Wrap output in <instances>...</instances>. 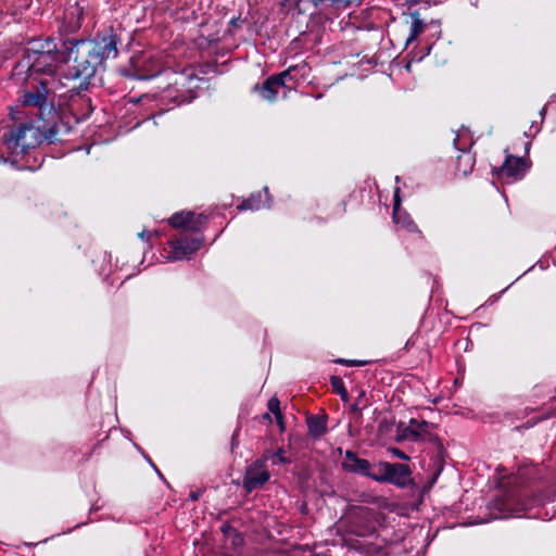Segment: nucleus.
<instances>
[{
    "instance_id": "2f4dec72",
    "label": "nucleus",
    "mask_w": 556,
    "mask_h": 556,
    "mask_svg": "<svg viewBox=\"0 0 556 556\" xmlns=\"http://www.w3.org/2000/svg\"><path fill=\"white\" fill-rule=\"evenodd\" d=\"M389 451H390V453H391L393 456H395V457H397V458H400V459H403V460H407V459H409V457H408V456H407L403 451H401L400 448L392 447V448H390Z\"/></svg>"
},
{
    "instance_id": "58836bf2",
    "label": "nucleus",
    "mask_w": 556,
    "mask_h": 556,
    "mask_svg": "<svg viewBox=\"0 0 556 556\" xmlns=\"http://www.w3.org/2000/svg\"><path fill=\"white\" fill-rule=\"evenodd\" d=\"M139 237H140L141 239H144L146 237H147V238H149V237H150V233H149V232H147L146 230H143V231H141V232L139 233Z\"/></svg>"
},
{
    "instance_id": "6e6552de",
    "label": "nucleus",
    "mask_w": 556,
    "mask_h": 556,
    "mask_svg": "<svg viewBox=\"0 0 556 556\" xmlns=\"http://www.w3.org/2000/svg\"><path fill=\"white\" fill-rule=\"evenodd\" d=\"M78 41L102 64L118 55L117 47L121 45V37L112 26L97 33L90 40L78 39Z\"/></svg>"
},
{
    "instance_id": "c03bdc74",
    "label": "nucleus",
    "mask_w": 556,
    "mask_h": 556,
    "mask_svg": "<svg viewBox=\"0 0 556 556\" xmlns=\"http://www.w3.org/2000/svg\"><path fill=\"white\" fill-rule=\"evenodd\" d=\"M149 463H150L151 467H153L154 469L156 468V466L153 464V462L151 459H149Z\"/></svg>"
},
{
    "instance_id": "ea45409f",
    "label": "nucleus",
    "mask_w": 556,
    "mask_h": 556,
    "mask_svg": "<svg viewBox=\"0 0 556 556\" xmlns=\"http://www.w3.org/2000/svg\"><path fill=\"white\" fill-rule=\"evenodd\" d=\"M530 146H531V143H530V142H527V143L525 144L526 153H528V152H529V150H530Z\"/></svg>"
},
{
    "instance_id": "7c9ffc66",
    "label": "nucleus",
    "mask_w": 556,
    "mask_h": 556,
    "mask_svg": "<svg viewBox=\"0 0 556 556\" xmlns=\"http://www.w3.org/2000/svg\"><path fill=\"white\" fill-rule=\"evenodd\" d=\"M462 161H465V162H466V164L468 165V167H467V168H465V169L463 170L464 175H467V174H468V173H470V172H471V169H472V166H473V159L471 157V155H470V154H465V155H463V156H459V163H460Z\"/></svg>"
},
{
    "instance_id": "dca6fc26",
    "label": "nucleus",
    "mask_w": 556,
    "mask_h": 556,
    "mask_svg": "<svg viewBox=\"0 0 556 556\" xmlns=\"http://www.w3.org/2000/svg\"><path fill=\"white\" fill-rule=\"evenodd\" d=\"M327 415H309L306 418L308 433L314 439L321 438L327 432Z\"/></svg>"
},
{
    "instance_id": "37998d69",
    "label": "nucleus",
    "mask_w": 556,
    "mask_h": 556,
    "mask_svg": "<svg viewBox=\"0 0 556 556\" xmlns=\"http://www.w3.org/2000/svg\"><path fill=\"white\" fill-rule=\"evenodd\" d=\"M149 463H150L151 467H153L154 469L156 468V466L153 464V462L151 459H149Z\"/></svg>"
},
{
    "instance_id": "c756f323",
    "label": "nucleus",
    "mask_w": 556,
    "mask_h": 556,
    "mask_svg": "<svg viewBox=\"0 0 556 556\" xmlns=\"http://www.w3.org/2000/svg\"><path fill=\"white\" fill-rule=\"evenodd\" d=\"M336 362L338 364H342V365H346V366H364L368 363L367 361L344 359V358H339Z\"/></svg>"
},
{
    "instance_id": "39448f33",
    "label": "nucleus",
    "mask_w": 556,
    "mask_h": 556,
    "mask_svg": "<svg viewBox=\"0 0 556 556\" xmlns=\"http://www.w3.org/2000/svg\"><path fill=\"white\" fill-rule=\"evenodd\" d=\"M40 144L37 139V130L31 124H20L17 127L5 131L1 138L0 164L9 163L18 170H35L41 166L29 164L27 155L30 149Z\"/></svg>"
},
{
    "instance_id": "7ed1b4c3",
    "label": "nucleus",
    "mask_w": 556,
    "mask_h": 556,
    "mask_svg": "<svg viewBox=\"0 0 556 556\" xmlns=\"http://www.w3.org/2000/svg\"><path fill=\"white\" fill-rule=\"evenodd\" d=\"M61 62H66V52L53 39L31 40L14 66L13 76L26 81L37 80L38 75L52 77Z\"/></svg>"
},
{
    "instance_id": "49530a36",
    "label": "nucleus",
    "mask_w": 556,
    "mask_h": 556,
    "mask_svg": "<svg viewBox=\"0 0 556 556\" xmlns=\"http://www.w3.org/2000/svg\"><path fill=\"white\" fill-rule=\"evenodd\" d=\"M539 130H540V128L538 126H535V131L534 132L538 134Z\"/></svg>"
},
{
    "instance_id": "0eeeda50",
    "label": "nucleus",
    "mask_w": 556,
    "mask_h": 556,
    "mask_svg": "<svg viewBox=\"0 0 556 556\" xmlns=\"http://www.w3.org/2000/svg\"><path fill=\"white\" fill-rule=\"evenodd\" d=\"M66 52V62L73 61L74 65L68 70L67 76L79 79V88L87 89L89 80L96 75L98 68L103 64L86 49L78 39L62 41Z\"/></svg>"
},
{
    "instance_id": "4be33fe9",
    "label": "nucleus",
    "mask_w": 556,
    "mask_h": 556,
    "mask_svg": "<svg viewBox=\"0 0 556 556\" xmlns=\"http://www.w3.org/2000/svg\"><path fill=\"white\" fill-rule=\"evenodd\" d=\"M306 2L308 3V0H281L280 4L290 12L304 15L306 14V8L304 7Z\"/></svg>"
},
{
    "instance_id": "cd10ccee",
    "label": "nucleus",
    "mask_w": 556,
    "mask_h": 556,
    "mask_svg": "<svg viewBox=\"0 0 556 556\" xmlns=\"http://www.w3.org/2000/svg\"><path fill=\"white\" fill-rule=\"evenodd\" d=\"M364 396H365V391L359 390L357 400L351 405V409L353 412H361L364 407H366V404L363 403Z\"/></svg>"
},
{
    "instance_id": "aec40b11",
    "label": "nucleus",
    "mask_w": 556,
    "mask_h": 556,
    "mask_svg": "<svg viewBox=\"0 0 556 556\" xmlns=\"http://www.w3.org/2000/svg\"><path fill=\"white\" fill-rule=\"evenodd\" d=\"M192 219V212H178L173 214L168 223L173 228H188V223Z\"/></svg>"
},
{
    "instance_id": "423d86ee",
    "label": "nucleus",
    "mask_w": 556,
    "mask_h": 556,
    "mask_svg": "<svg viewBox=\"0 0 556 556\" xmlns=\"http://www.w3.org/2000/svg\"><path fill=\"white\" fill-rule=\"evenodd\" d=\"M437 425L419 420L416 418L409 419L408 424L405 425L400 422L396 427V441H412V442H425L429 443L433 447L432 466L434 470L432 472L430 483L433 484L438 480L444 468V456L445 450L439 435L434 432Z\"/></svg>"
},
{
    "instance_id": "20e7f679",
    "label": "nucleus",
    "mask_w": 556,
    "mask_h": 556,
    "mask_svg": "<svg viewBox=\"0 0 556 556\" xmlns=\"http://www.w3.org/2000/svg\"><path fill=\"white\" fill-rule=\"evenodd\" d=\"M538 478V469L532 465L520 466L513 475L514 488L505 490L494 501V507L501 514V518L519 515L529 509L553 502V497L545 492L529 494L523 488Z\"/></svg>"
},
{
    "instance_id": "c9c22d12",
    "label": "nucleus",
    "mask_w": 556,
    "mask_h": 556,
    "mask_svg": "<svg viewBox=\"0 0 556 556\" xmlns=\"http://www.w3.org/2000/svg\"><path fill=\"white\" fill-rule=\"evenodd\" d=\"M229 25L233 28H237V27H240L241 25V20H240V16H235L230 20L229 22Z\"/></svg>"
},
{
    "instance_id": "b1692460",
    "label": "nucleus",
    "mask_w": 556,
    "mask_h": 556,
    "mask_svg": "<svg viewBox=\"0 0 556 556\" xmlns=\"http://www.w3.org/2000/svg\"><path fill=\"white\" fill-rule=\"evenodd\" d=\"M330 384L332 387L333 392L337 393L343 402H348L349 393L345 389L342 378L339 376H331Z\"/></svg>"
},
{
    "instance_id": "412c9836",
    "label": "nucleus",
    "mask_w": 556,
    "mask_h": 556,
    "mask_svg": "<svg viewBox=\"0 0 556 556\" xmlns=\"http://www.w3.org/2000/svg\"><path fill=\"white\" fill-rule=\"evenodd\" d=\"M354 548L363 554V556H390V554L384 548L374 544H357L354 545Z\"/></svg>"
},
{
    "instance_id": "f704fd0d",
    "label": "nucleus",
    "mask_w": 556,
    "mask_h": 556,
    "mask_svg": "<svg viewBox=\"0 0 556 556\" xmlns=\"http://www.w3.org/2000/svg\"><path fill=\"white\" fill-rule=\"evenodd\" d=\"M201 495H202L201 490L191 491L188 496V501L195 502L200 498Z\"/></svg>"
},
{
    "instance_id": "4c0bfd02",
    "label": "nucleus",
    "mask_w": 556,
    "mask_h": 556,
    "mask_svg": "<svg viewBox=\"0 0 556 556\" xmlns=\"http://www.w3.org/2000/svg\"><path fill=\"white\" fill-rule=\"evenodd\" d=\"M538 421H539V419H535V420H533V421H530V420H529V421H528L526 425H523L522 427H523V428H530V427H532V426L536 425V422H538Z\"/></svg>"
},
{
    "instance_id": "473e14b6",
    "label": "nucleus",
    "mask_w": 556,
    "mask_h": 556,
    "mask_svg": "<svg viewBox=\"0 0 556 556\" xmlns=\"http://www.w3.org/2000/svg\"><path fill=\"white\" fill-rule=\"evenodd\" d=\"M274 454L270 450H265L263 455L260 458H256L255 460H263V465H267V462H271V455Z\"/></svg>"
},
{
    "instance_id": "79ce46f5",
    "label": "nucleus",
    "mask_w": 556,
    "mask_h": 556,
    "mask_svg": "<svg viewBox=\"0 0 556 556\" xmlns=\"http://www.w3.org/2000/svg\"><path fill=\"white\" fill-rule=\"evenodd\" d=\"M155 471L157 472V477H161L162 479H164L163 475L161 473V471L157 468H155Z\"/></svg>"
},
{
    "instance_id": "9d476101",
    "label": "nucleus",
    "mask_w": 556,
    "mask_h": 556,
    "mask_svg": "<svg viewBox=\"0 0 556 556\" xmlns=\"http://www.w3.org/2000/svg\"><path fill=\"white\" fill-rule=\"evenodd\" d=\"M361 2L362 0H308V3L313 7L309 17L317 21H331L341 11L352 5H358Z\"/></svg>"
},
{
    "instance_id": "c85d7f7f",
    "label": "nucleus",
    "mask_w": 556,
    "mask_h": 556,
    "mask_svg": "<svg viewBox=\"0 0 556 556\" xmlns=\"http://www.w3.org/2000/svg\"><path fill=\"white\" fill-rule=\"evenodd\" d=\"M267 407H268L269 413L274 414V416H275L276 414L281 413V410H280V402H279V400H278L277 397H275V396H274V397H271V399L268 401V403H267Z\"/></svg>"
},
{
    "instance_id": "f257e3e1",
    "label": "nucleus",
    "mask_w": 556,
    "mask_h": 556,
    "mask_svg": "<svg viewBox=\"0 0 556 556\" xmlns=\"http://www.w3.org/2000/svg\"><path fill=\"white\" fill-rule=\"evenodd\" d=\"M118 73L126 77L138 80H149L162 74L173 76V84L162 92L161 100L172 103V108H176L184 103H190L195 93L191 87L185 88L186 83L193 81L195 76L190 73H175L168 68H164L160 59L150 52H140L131 56L129 64L121 66Z\"/></svg>"
},
{
    "instance_id": "1a4fd4ad",
    "label": "nucleus",
    "mask_w": 556,
    "mask_h": 556,
    "mask_svg": "<svg viewBox=\"0 0 556 556\" xmlns=\"http://www.w3.org/2000/svg\"><path fill=\"white\" fill-rule=\"evenodd\" d=\"M374 481L379 483H390L401 489L414 485L412 470L408 465L383 460L376 464Z\"/></svg>"
},
{
    "instance_id": "ddd939ff",
    "label": "nucleus",
    "mask_w": 556,
    "mask_h": 556,
    "mask_svg": "<svg viewBox=\"0 0 556 556\" xmlns=\"http://www.w3.org/2000/svg\"><path fill=\"white\" fill-rule=\"evenodd\" d=\"M530 168V162L523 156H514L513 154H506L504 163L495 169L498 177H507L514 179H521L528 169Z\"/></svg>"
},
{
    "instance_id": "a211bd4d",
    "label": "nucleus",
    "mask_w": 556,
    "mask_h": 556,
    "mask_svg": "<svg viewBox=\"0 0 556 556\" xmlns=\"http://www.w3.org/2000/svg\"><path fill=\"white\" fill-rule=\"evenodd\" d=\"M307 67V64L305 62H302L301 64L291 65L286 71H282L278 74L273 75L274 78L279 83L280 86H286L287 80H292L293 83L296 81L294 77V73H301V76L305 75V70Z\"/></svg>"
},
{
    "instance_id": "f3484780",
    "label": "nucleus",
    "mask_w": 556,
    "mask_h": 556,
    "mask_svg": "<svg viewBox=\"0 0 556 556\" xmlns=\"http://www.w3.org/2000/svg\"><path fill=\"white\" fill-rule=\"evenodd\" d=\"M281 86L279 83H277V80L271 75L261 86L255 85L253 89L258 91L264 100L274 101L277 98L278 89Z\"/></svg>"
},
{
    "instance_id": "a878e982",
    "label": "nucleus",
    "mask_w": 556,
    "mask_h": 556,
    "mask_svg": "<svg viewBox=\"0 0 556 556\" xmlns=\"http://www.w3.org/2000/svg\"><path fill=\"white\" fill-rule=\"evenodd\" d=\"M206 216L203 214H194L192 212V219L188 223V229L192 231H200L202 226L206 223Z\"/></svg>"
},
{
    "instance_id": "a18cd8bd",
    "label": "nucleus",
    "mask_w": 556,
    "mask_h": 556,
    "mask_svg": "<svg viewBox=\"0 0 556 556\" xmlns=\"http://www.w3.org/2000/svg\"><path fill=\"white\" fill-rule=\"evenodd\" d=\"M263 191H264V193H265L266 195H268V188H267V187H265V188L263 189Z\"/></svg>"
},
{
    "instance_id": "e433bc0d",
    "label": "nucleus",
    "mask_w": 556,
    "mask_h": 556,
    "mask_svg": "<svg viewBox=\"0 0 556 556\" xmlns=\"http://www.w3.org/2000/svg\"><path fill=\"white\" fill-rule=\"evenodd\" d=\"M239 430H236L231 437V448L233 450L236 446H238L237 437H238Z\"/></svg>"
},
{
    "instance_id": "6ab92c4d",
    "label": "nucleus",
    "mask_w": 556,
    "mask_h": 556,
    "mask_svg": "<svg viewBox=\"0 0 556 556\" xmlns=\"http://www.w3.org/2000/svg\"><path fill=\"white\" fill-rule=\"evenodd\" d=\"M265 206L269 207V204L265 205V203L262 202V193L256 192V193H252L248 199L243 200L241 202V204L238 205V210H240V211H245V210L258 211L260 208L265 207Z\"/></svg>"
},
{
    "instance_id": "2eb2a0df",
    "label": "nucleus",
    "mask_w": 556,
    "mask_h": 556,
    "mask_svg": "<svg viewBox=\"0 0 556 556\" xmlns=\"http://www.w3.org/2000/svg\"><path fill=\"white\" fill-rule=\"evenodd\" d=\"M393 220L396 225L409 232H419L418 226L412 216L401 207L400 188H396L393 197Z\"/></svg>"
},
{
    "instance_id": "f8f14e48",
    "label": "nucleus",
    "mask_w": 556,
    "mask_h": 556,
    "mask_svg": "<svg viewBox=\"0 0 556 556\" xmlns=\"http://www.w3.org/2000/svg\"><path fill=\"white\" fill-rule=\"evenodd\" d=\"M170 251L167 258L180 261L189 257L202 245V237L192 235H181L179 238L169 241Z\"/></svg>"
},
{
    "instance_id": "9b49d317",
    "label": "nucleus",
    "mask_w": 556,
    "mask_h": 556,
    "mask_svg": "<svg viewBox=\"0 0 556 556\" xmlns=\"http://www.w3.org/2000/svg\"><path fill=\"white\" fill-rule=\"evenodd\" d=\"M270 479L267 465H263V460H254L244 469L242 478V488L247 493L262 489Z\"/></svg>"
},
{
    "instance_id": "bb28decb",
    "label": "nucleus",
    "mask_w": 556,
    "mask_h": 556,
    "mask_svg": "<svg viewBox=\"0 0 556 556\" xmlns=\"http://www.w3.org/2000/svg\"><path fill=\"white\" fill-rule=\"evenodd\" d=\"M291 459L285 456V450L283 447L277 448V451L274 452L271 455V464L274 466L276 465H287L290 464Z\"/></svg>"
},
{
    "instance_id": "f03ea898",
    "label": "nucleus",
    "mask_w": 556,
    "mask_h": 556,
    "mask_svg": "<svg viewBox=\"0 0 556 556\" xmlns=\"http://www.w3.org/2000/svg\"><path fill=\"white\" fill-rule=\"evenodd\" d=\"M49 83V78L39 79L36 85L23 91L20 101L25 108L38 110L39 124L34 126L37 139H40V142L45 139L51 143L58 140L62 131L68 132V128L54 106Z\"/></svg>"
},
{
    "instance_id": "4468645a",
    "label": "nucleus",
    "mask_w": 556,
    "mask_h": 556,
    "mask_svg": "<svg viewBox=\"0 0 556 556\" xmlns=\"http://www.w3.org/2000/svg\"><path fill=\"white\" fill-rule=\"evenodd\" d=\"M345 459L342 462L343 470L357 473L374 480L376 475V465H371L369 460L359 458L357 454L351 450H346Z\"/></svg>"
},
{
    "instance_id": "a19ab883",
    "label": "nucleus",
    "mask_w": 556,
    "mask_h": 556,
    "mask_svg": "<svg viewBox=\"0 0 556 556\" xmlns=\"http://www.w3.org/2000/svg\"><path fill=\"white\" fill-rule=\"evenodd\" d=\"M264 418H265V419H268L269 421H271V418H270L269 413H266V414L264 415Z\"/></svg>"
},
{
    "instance_id": "393cba45",
    "label": "nucleus",
    "mask_w": 556,
    "mask_h": 556,
    "mask_svg": "<svg viewBox=\"0 0 556 556\" xmlns=\"http://www.w3.org/2000/svg\"><path fill=\"white\" fill-rule=\"evenodd\" d=\"M222 531L227 538L231 539V543L235 546H241L244 542L243 536L232 527L225 525L222 527Z\"/></svg>"
},
{
    "instance_id": "72a5a7b5",
    "label": "nucleus",
    "mask_w": 556,
    "mask_h": 556,
    "mask_svg": "<svg viewBox=\"0 0 556 556\" xmlns=\"http://www.w3.org/2000/svg\"><path fill=\"white\" fill-rule=\"evenodd\" d=\"M275 418H276V422H277L280 431H285V421H283L282 413L276 414Z\"/></svg>"
},
{
    "instance_id": "5701e85b",
    "label": "nucleus",
    "mask_w": 556,
    "mask_h": 556,
    "mask_svg": "<svg viewBox=\"0 0 556 556\" xmlns=\"http://www.w3.org/2000/svg\"><path fill=\"white\" fill-rule=\"evenodd\" d=\"M414 20L410 25L409 35L407 37V43L413 42L425 29L426 24L422 20L417 16V13L413 14Z\"/></svg>"
}]
</instances>
